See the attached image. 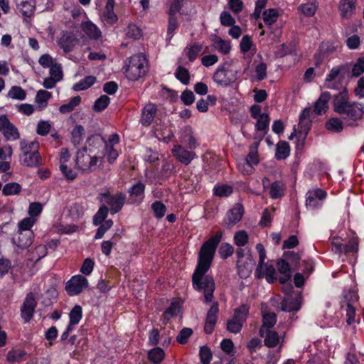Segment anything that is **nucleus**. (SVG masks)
Here are the masks:
<instances>
[{
  "label": "nucleus",
  "instance_id": "nucleus-1",
  "mask_svg": "<svg viewBox=\"0 0 364 364\" xmlns=\"http://www.w3.org/2000/svg\"><path fill=\"white\" fill-rule=\"evenodd\" d=\"M222 238V232L208 240L201 246L196 269L192 276L193 287L198 291H203L206 302H211L215 290V282L212 277L205 275L211 264L215 250Z\"/></svg>",
  "mask_w": 364,
  "mask_h": 364
},
{
  "label": "nucleus",
  "instance_id": "nucleus-2",
  "mask_svg": "<svg viewBox=\"0 0 364 364\" xmlns=\"http://www.w3.org/2000/svg\"><path fill=\"white\" fill-rule=\"evenodd\" d=\"M333 110L346 121L348 126H353L354 122L363 119L364 105L348 100L346 91L340 92L335 95L333 103Z\"/></svg>",
  "mask_w": 364,
  "mask_h": 364
},
{
  "label": "nucleus",
  "instance_id": "nucleus-3",
  "mask_svg": "<svg viewBox=\"0 0 364 364\" xmlns=\"http://www.w3.org/2000/svg\"><path fill=\"white\" fill-rule=\"evenodd\" d=\"M146 60L142 53L129 58V63L125 70L126 76L131 80H136L146 73Z\"/></svg>",
  "mask_w": 364,
  "mask_h": 364
},
{
  "label": "nucleus",
  "instance_id": "nucleus-4",
  "mask_svg": "<svg viewBox=\"0 0 364 364\" xmlns=\"http://www.w3.org/2000/svg\"><path fill=\"white\" fill-rule=\"evenodd\" d=\"M213 79L218 85L226 87L237 80V71L231 70L230 65L225 63L217 69Z\"/></svg>",
  "mask_w": 364,
  "mask_h": 364
},
{
  "label": "nucleus",
  "instance_id": "nucleus-5",
  "mask_svg": "<svg viewBox=\"0 0 364 364\" xmlns=\"http://www.w3.org/2000/svg\"><path fill=\"white\" fill-rule=\"evenodd\" d=\"M87 147H83L77 152L75 163L77 166L83 171H92L97 166L98 157L87 153Z\"/></svg>",
  "mask_w": 364,
  "mask_h": 364
},
{
  "label": "nucleus",
  "instance_id": "nucleus-6",
  "mask_svg": "<svg viewBox=\"0 0 364 364\" xmlns=\"http://www.w3.org/2000/svg\"><path fill=\"white\" fill-rule=\"evenodd\" d=\"M88 286L87 279L82 275L73 276L66 284L65 289L70 296L78 295Z\"/></svg>",
  "mask_w": 364,
  "mask_h": 364
},
{
  "label": "nucleus",
  "instance_id": "nucleus-7",
  "mask_svg": "<svg viewBox=\"0 0 364 364\" xmlns=\"http://www.w3.org/2000/svg\"><path fill=\"white\" fill-rule=\"evenodd\" d=\"M100 196L104 198V201L110 206L112 214L118 213L124 204L126 196L122 193H118L111 196L109 191L101 193Z\"/></svg>",
  "mask_w": 364,
  "mask_h": 364
},
{
  "label": "nucleus",
  "instance_id": "nucleus-8",
  "mask_svg": "<svg viewBox=\"0 0 364 364\" xmlns=\"http://www.w3.org/2000/svg\"><path fill=\"white\" fill-rule=\"evenodd\" d=\"M0 131L7 140H16L20 137L17 128L10 122L6 115L0 117Z\"/></svg>",
  "mask_w": 364,
  "mask_h": 364
},
{
  "label": "nucleus",
  "instance_id": "nucleus-9",
  "mask_svg": "<svg viewBox=\"0 0 364 364\" xmlns=\"http://www.w3.org/2000/svg\"><path fill=\"white\" fill-rule=\"evenodd\" d=\"M243 214V206L240 203H236L232 208L227 213L226 218L224 220V225L227 228H231L241 220Z\"/></svg>",
  "mask_w": 364,
  "mask_h": 364
},
{
  "label": "nucleus",
  "instance_id": "nucleus-10",
  "mask_svg": "<svg viewBox=\"0 0 364 364\" xmlns=\"http://www.w3.org/2000/svg\"><path fill=\"white\" fill-rule=\"evenodd\" d=\"M36 304L33 294H28L21 309V316L26 322H28L32 318Z\"/></svg>",
  "mask_w": 364,
  "mask_h": 364
},
{
  "label": "nucleus",
  "instance_id": "nucleus-11",
  "mask_svg": "<svg viewBox=\"0 0 364 364\" xmlns=\"http://www.w3.org/2000/svg\"><path fill=\"white\" fill-rule=\"evenodd\" d=\"M301 295L300 293H296L294 295H290L282 302L281 309L284 311H298L301 308Z\"/></svg>",
  "mask_w": 364,
  "mask_h": 364
},
{
  "label": "nucleus",
  "instance_id": "nucleus-12",
  "mask_svg": "<svg viewBox=\"0 0 364 364\" xmlns=\"http://www.w3.org/2000/svg\"><path fill=\"white\" fill-rule=\"evenodd\" d=\"M219 309L218 302H215L208 311L204 331L207 334H211L214 330L218 320Z\"/></svg>",
  "mask_w": 364,
  "mask_h": 364
},
{
  "label": "nucleus",
  "instance_id": "nucleus-13",
  "mask_svg": "<svg viewBox=\"0 0 364 364\" xmlns=\"http://www.w3.org/2000/svg\"><path fill=\"white\" fill-rule=\"evenodd\" d=\"M255 265V261L252 256L250 254L245 261L242 262L240 259L237 260V272L240 278L246 279L249 277Z\"/></svg>",
  "mask_w": 364,
  "mask_h": 364
},
{
  "label": "nucleus",
  "instance_id": "nucleus-14",
  "mask_svg": "<svg viewBox=\"0 0 364 364\" xmlns=\"http://www.w3.org/2000/svg\"><path fill=\"white\" fill-rule=\"evenodd\" d=\"M326 196V192L321 189L309 191L306 200V205L311 208H316L321 205V201Z\"/></svg>",
  "mask_w": 364,
  "mask_h": 364
},
{
  "label": "nucleus",
  "instance_id": "nucleus-15",
  "mask_svg": "<svg viewBox=\"0 0 364 364\" xmlns=\"http://www.w3.org/2000/svg\"><path fill=\"white\" fill-rule=\"evenodd\" d=\"M32 236L31 231H18L12 238V242L20 249H26L32 244Z\"/></svg>",
  "mask_w": 364,
  "mask_h": 364
},
{
  "label": "nucleus",
  "instance_id": "nucleus-16",
  "mask_svg": "<svg viewBox=\"0 0 364 364\" xmlns=\"http://www.w3.org/2000/svg\"><path fill=\"white\" fill-rule=\"evenodd\" d=\"M156 107L154 104H146L141 111V123L143 126H149L156 114Z\"/></svg>",
  "mask_w": 364,
  "mask_h": 364
},
{
  "label": "nucleus",
  "instance_id": "nucleus-17",
  "mask_svg": "<svg viewBox=\"0 0 364 364\" xmlns=\"http://www.w3.org/2000/svg\"><path fill=\"white\" fill-rule=\"evenodd\" d=\"M78 41L75 36L72 33L65 32L59 40V45L65 53L72 51L74 46Z\"/></svg>",
  "mask_w": 364,
  "mask_h": 364
},
{
  "label": "nucleus",
  "instance_id": "nucleus-18",
  "mask_svg": "<svg viewBox=\"0 0 364 364\" xmlns=\"http://www.w3.org/2000/svg\"><path fill=\"white\" fill-rule=\"evenodd\" d=\"M277 322V315L274 312L263 313L262 314V326L259 331L261 337H264V331L266 329L272 328Z\"/></svg>",
  "mask_w": 364,
  "mask_h": 364
},
{
  "label": "nucleus",
  "instance_id": "nucleus-19",
  "mask_svg": "<svg viewBox=\"0 0 364 364\" xmlns=\"http://www.w3.org/2000/svg\"><path fill=\"white\" fill-rule=\"evenodd\" d=\"M331 95L328 92H323L321 94L319 98L316 100L314 104V112L316 114H321L322 112H326L328 108V101L330 100Z\"/></svg>",
  "mask_w": 364,
  "mask_h": 364
},
{
  "label": "nucleus",
  "instance_id": "nucleus-20",
  "mask_svg": "<svg viewBox=\"0 0 364 364\" xmlns=\"http://www.w3.org/2000/svg\"><path fill=\"white\" fill-rule=\"evenodd\" d=\"M357 0H341L339 4V10L341 16L345 18H350L355 12V2Z\"/></svg>",
  "mask_w": 364,
  "mask_h": 364
},
{
  "label": "nucleus",
  "instance_id": "nucleus-21",
  "mask_svg": "<svg viewBox=\"0 0 364 364\" xmlns=\"http://www.w3.org/2000/svg\"><path fill=\"white\" fill-rule=\"evenodd\" d=\"M257 143H255L254 145H252L250 147V151L247 154L245 161L246 165L248 167V170H247L246 173L247 174H250L253 170V165H257L259 163L258 160V154H257Z\"/></svg>",
  "mask_w": 364,
  "mask_h": 364
},
{
  "label": "nucleus",
  "instance_id": "nucleus-22",
  "mask_svg": "<svg viewBox=\"0 0 364 364\" xmlns=\"http://www.w3.org/2000/svg\"><path fill=\"white\" fill-rule=\"evenodd\" d=\"M82 29L91 39L97 40L101 37L102 33L100 30L91 21L82 23Z\"/></svg>",
  "mask_w": 364,
  "mask_h": 364
},
{
  "label": "nucleus",
  "instance_id": "nucleus-23",
  "mask_svg": "<svg viewBox=\"0 0 364 364\" xmlns=\"http://www.w3.org/2000/svg\"><path fill=\"white\" fill-rule=\"evenodd\" d=\"M173 153L176 159L186 165L190 164L195 156L194 152L185 150L181 147L173 149Z\"/></svg>",
  "mask_w": 364,
  "mask_h": 364
},
{
  "label": "nucleus",
  "instance_id": "nucleus-24",
  "mask_svg": "<svg viewBox=\"0 0 364 364\" xmlns=\"http://www.w3.org/2000/svg\"><path fill=\"white\" fill-rule=\"evenodd\" d=\"M256 250L259 253V262L255 270V275L258 278H262L264 274L262 273V268L264 264V260L266 258L265 250L262 244L258 243L256 245Z\"/></svg>",
  "mask_w": 364,
  "mask_h": 364
},
{
  "label": "nucleus",
  "instance_id": "nucleus-25",
  "mask_svg": "<svg viewBox=\"0 0 364 364\" xmlns=\"http://www.w3.org/2000/svg\"><path fill=\"white\" fill-rule=\"evenodd\" d=\"M264 345L269 348H274L279 343V337L277 332L266 329L264 331Z\"/></svg>",
  "mask_w": 364,
  "mask_h": 364
},
{
  "label": "nucleus",
  "instance_id": "nucleus-26",
  "mask_svg": "<svg viewBox=\"0 0 364 364\" xmlns=\"http://www.w3.org/2000/svg\"><path fill=\"white\" fill-rule=\"evenodd\" d=\"M51 97L52 95L50 92L43 90L38 91L35 101L38 105L40 109H43L47 106L48 101Z\"/></svg>",
  "mask_w": 364,
  "mask_h": 364
},
{
  "label": "nucleus",
  "instance_id": "nucleus-27",
  "mask_svg": "<svg viewBox=\"0 0 364 364\" xmlns=\"http://www.w3.org/2000/svg\"><path fill=\"white\" fill-rule=\"evenodd\" d=\"M289 145L285 141H280L277 144L276 158L279 160L284 159L289 155Z\"/></svg>",
  "mask_w": 364,
  "mask_h": 364
},
{
  "label": "nucleus",
  "instance_id": "nucleus-28",
  "mask_svg": "<svg viewBox=\"0 0 364 364\" xmlns=\"http://www.w3.org/2000/svg\"><path fill=\"white\" fill-rule=\"evenodd\" d=\"M24 159H23V164L30 166L33 167L36 166H38L40 164V161L41 159V155L39 154L38 151H33L32 153L23 154Z\"/></svg>",
  "mask_w": 364,
  "mask_h": 364
},
{
  "label": "nucleus",
  "instance_id": "nucleus-29",
  "mask_svg": "<svg viewBox=\"0 0 364 364\" xmlns=\"http://www.w3.org/2000/svg\"><path fill=\"white\" fill-rule=\"evenodd\" d=\"M114 4H107L103 13V19L109 24H113L118 20L117 16L114 12Z\"/></svg>",
  "mask_w": 364,
  "mask_h": 364
},
{
  "label": "nucleus",
  "instance_id": "nucleus-30",
  "mask_svg": "<svg viewBox=\"0 0 364 364\" xmlns=\"http://www.w3.org/2000/svg\"><path fill=\"white\" fill-rule=\"evenodd\" d=\"M22 190L21 186L16 182L8 183L2 188L3 195L8 196L18 195Z\"/></svg>",
  "mask_w": 364,
  "mask_h": 364
},
{
  "label": "nucleus",
  "instance_id": "nucleus-31",
  "mask_svg": "<svg viewBox=\"0 0 364 364\" xmlns=\"http://www.w3.org/2000/svg\"><path fill=\"white\" fill-rule=\"evenodd\" d=\"M284 191V184L279 181H276L271 184L269 195L272 198H278L283 196Z\"/></svg>",
  "mask_w": 364,
  "mask_h": 364
},
{
  "label": "nucleus",
  "instance_id": "nucleus-32",
  "mask_svg": "<svg viewBox=\"0 0 364 364\" xmlns=\"http://www.w3.org/2000/svg\"><path fill=\"white\" fill-rule=\"evenodd\" d=\"M96 81V77L92 75L85 77L83 80H80L73 86V90L75 91L85 90L90 87Z\"/></svg>",
  "mask_w": 364,
  "mask_h": 364
},
{
  "label": "nucleus",
  "instance_id": "nucleus-33",
  "mask_svg": "<svg viewBox=\"0 0 364 364\" xmlns=\"http://www.w3.org/2000/svg\"><path fill=\"white\" fill-rule=\"evenodd\" d=\"M80 102L81 97L80 96H75L73 97L68 103L62 105L59 107V111L63 114L70 113L80 103Z\"/></svg>",
  "mask_w": 364,
  "mask_h": 364
},
{
  "label": "nucleus",
  "instance_id": "nucleus-34",
  "mask_svg": "<svg viewBox=\"0 0 364 364\" xmlns=\"http://www.w3.org/2000/svg\"><path fill=\"white\" fill-rule=\"evenodd\" d=\"M328 130L333 132H341L343 129V122L339 118H331L326 123Z\"/></svg>",
  "mask_w": 364,
  "mask_h": 364
},
{
  "label": "nucleus",
  "instance_id": "nucleus-35",
  "mask_svg": "<svg viewBox=\"0 0 364 364\" xmlns=\"http://www.w3.org/2000/svg\"><path fill=\"white\" fill-rule=\"evenodd\" d=\"M248 313L249 306L243 304L235 310L233 318L243 323L246 321Z\"/></svg>",
  "mask_w": 364,
  "mask_h": 364
},
{
  "label": "nucleus",
  "instance_id": "nucleus-36",
  "mask_svg": "<svg viewBox=\"0 0 364 364\" xmlns=\"http://www.w3.org/2000/svg\"><path fill=\"white\" fill-rule=\"evenodd\" d=\"M165 353L161 348H154L149 352V359L155 364L160 363L164 359Z\"/></svg>",
  "mask_w": 364,
  "mask_h": 364
},
{
  "label": "nucleus",
  "instance_id": "nucleus-37",
  "mask_svg": "<svg viewBox=\"0 0 364 364\" xmlns=\"http://www.w3.org/2000/svg\"><path fill=\"white\" fill-rule=\"evenodd\" d=\"M82 316V307L80 305H75L70 312L69 317L71 325L77 324Z\"/></svg>",
  "mask_w": 364,
  "mask_h": 364
},
{
  "label": "nucleus",
  "instance_id": "nucleus-38",
  "mask_svg": "<svg viewBox=\"0 0 364 364\" xmlns=\"http://www.w3.org/2000/svg\"><path fill=\"white\" fill-rule=\"evenodd\" d=\"M263 20L265 24L272 25L277 21L278 12L274 9H269L263 12Z\"/></svg>",
  "mask_w": 364,
  "mask_h": 364
},
{
  "label": "nucleus",
  "instance_id": "nucleus-39",
  "mask_svg": "<svg viewBox=\"0 0 364 364\" xmlns=\"http://www.w3.org/2000/svg\"><path fill=\"white\" fill-rule=\"evenodd\" d=\"M20 146L23 154H27L32 153L34 151H38V143L36 141L28 143L26 140L23 139L20 142Z\"/></svg>",
  "mask_w": 364,
  "mask_h": 364
},
{
  "label": "nucleus",
  "instance_id": "nucleus-40",
  "mask_svg": "<svg viewBox=\"0 0 364 364\" xmlns=\"http://www.w3.org/2000/svg\"><path fill=\"white\" fill-rule=\"evenodd\" d=\"M175 76L183 84L188 85L189 83L190 74L188 69L181 66L178 67L175 73Z\"/></svg>",
  "mask_w": 364,
  "mask_h": 364
},
{
  "label": "nucleus",
  "instance_id": "nucleus-41",
  "mask_svg": "<svg viewBox=\"0 0 364 364\" xmlns=\"http://www.w3.org/2000/svg\"><path fill=\"white\" fill-rule=\"evenodd\" d=\"M26 355V352L21 349H14L9 351L7 360L11 363L20 362Z\"/></svg>",
  "mask_w": 364,
  "mask_h": 364
},
{
  "label": "nucleus",
  "instance_id": "nucleus-42",
  "mask_svg": "<svg viewBox=\"0 0 364 364\" xmlns=\"http://www.w3.org/2000/svg\"><path fill=\"white\" fill-rule=\"evenodd\" d=\"M110 99L107 95H102L100 97L97 99L93 105V109L95 112H102L104 110L109 104Z\"/></svg>",
  "mask_w": 364,
  "mask_h": 364
},
{
  "label": "nucleus",
  "instance_id": "nucleus-43",
  "mask_svg": "<svg viewBox=\"0 0 364 364\" xmlns=\"http://www.w3.org/2000/svg\"><path fill=\"white\" fill-rule=\"evenodd\" d=\"M180 311V305L178 302H171L170 306L165 311L164 314V320L168 321L170 318L176 316Z\"/></svg>",
  "mask_w": 364,
  "mask_h": 364
},
{
  "label": "nucleus",
  "instance_id": "nucleus-44",
  "mask_svg": "<svg viewBox=\"0 0 364 364\" xmlns=\"http://www.w3.org/2000/svg\"><path fill=\"white\" fill-rule=\"evenodd\" d=\"M108 208L105 205H102L98 210L97 213L95 215L93 218V223L95 225H99L102 223L108 214Z\"/></svg>",
  "mask_w": 364,
  "mask_h": 364
},
{
  "label": "nucleus",
  "instance_id": "nucleus-45",
  "mask_svg": "<svg viewBox=\"0 0 364 364\" xmlns=\"http://www.w3.org/2000/svg\"><path fill=\"white\" fill-rule=\"evenodd\" d=\"M84 134V128L82 125H77L72 131V142L74 146H77L82 141V137Z\"/></svg>",
  "mask_w": 364,
  "mask_h": 364
},
{
  "label": "nucleus",
  "instance_id": "nucleus-46",
  "mask_svg": "<svg viewBox=\"0 0 364 364\" xmlns=\"http://www.w3.org/2000/svg\"><path fill=\"white\" fill-rule=\"evenodd\" d=\"M345 68V66L336 67L331 69L330 73L327 75L326 79V87L332 88L333 86L331 85V82L334 80L343 71Z\"/></svg>",
  "mask_w": 364,
  "mask_h": 364
},
{
  "label": "nucleus",
  "instance_id": "nucleus-47",
  "mask_svg": "<svg viewBox=\"0 0 364 364\" xmlns=\"http://www.w3.org/2000/svg\"><path fill=\"white\" fill-rule=\"evenodd\" d=\"M200 358L202 364H209L212 359V351L207 346H203L200 348Z\"/></svg>",
  "mask_w": 364,
  "mask_h": 364
},
{
  "label": "nucleus",
  "instance_id": "nucleus-48",
  "mask_svg": "<svg viewBox=\"0 0 364 364\" xmlns=\"http://www.w3.org/2000/svg\"><path fill=\"white\" fill-rule=\"evenodd\" d=\"M317 6L313 2L301 4L299 10L306 16H312L315 14Z\"/></svg>",
  "mask_w": 364,
  "mask_h": 364
},
{
  "label": "nucleus",
  "instance_id": "nucleus-49",
  "mask_svg": "<svg viewBox=\"0 0 364 364\" xmlns=\"http://www.w3.org/2000/svg\"><path fill=\"white\" fill-rule=\"evenodd\" d=\"M174 169L173 164L166 162L163 164L162 168L160 171V172L158 174V177L159 180H164L167 178H168L171 173L173 172V170Z\"/></svg>",
  "mask_w": 364,
  "mask_h": 364
},
{
  "label": "nucleus",
  "instance_id": "nucleus-50",
  "mask_svg": "<svg viewBox=\"0 0 364 364\" xmlns=\"http://www.w3.org/2000/svg\"><path fill=\"white\" fill-rule=\"evenodd\" d=\"M269 117L267 114H261L257 118L256 127L257 130L265 131L269 127Z\"/></svg>",
  "mask_w": 364,
  "mask_h": 364
},
{
  "label": "nucleus",
  "instance_id": "nucleus-51",
  "mask_svg": "<svg viewBox=\"0 0 364 364\" xmlns=\"http://www.w3.org/2000/svg\"><path fill=\"white\" fill-rule=\"evenodd\" d=\"M151 208L157 218H163L166 210V205L161 201H155L151 205Z\"/></svg>",
  "mask_w": 364,
  "mask_h": 364
},
{
  "label": "nucleus",
  "instance_id": "nucleus-52",
  "mask_svg": "<svg viewBox=\"0 0 364 364\" xmlns=\"http://www.w3.org/2000/svg\"><path fill=\"white\" fill-rule=\"evenodd\" d=\"M8 95L13 99L22 100L26 97V92L21 87L14 86L9 90Z\"/></svg>",
  "mask_w": 364,
  "mask_h": 364
},
{
  "label": "nucleus",
  "instance_id": "nucleus-53",
  "mask_svg": "<svg viewBox=\"0 0 364 364\" xmlns=\"http://www.w3.org/2000/svg\"><path fill=\"white\" fill-rule=\"evenodd\" d=\"M358 296L355 291H348L343 296V299L342 300V306L346 305L348 306V304L353 305L358 301Z\"/></svg>",
  "mask_w": 364,
  "mask_h": 364
},
{
  "label": "nucleus",
  "instance_id": "nucleus-54",
  "mask_svg": "<svg viewBox=\"0 0 364 364\" xmlns=\"http://www.w3.org/2000/svg\"><path fill=\"white\" fill-rule=\"evenodd\" d=\"M50 75L53 79H56L58 81H60L63 79V74L61 65L57 63H55L52 66L50 67Z\"/></svg>",
  "mask_w": 364,
  "mask_h": 364
},
{
  "label": "nucleus",
  "instance_id": "nucleus-55",
  "mask_svg": "<svg viewBox=\"0 0 364 364\" xmlns=\"http://www.w3.org/2000/svg\"><path fill=\"white\" fill-rule=\"evenodd\" d=\"M248 235L245 230L238 231L234 237L235 243L237 246H244L248 242Z\"/></svg>",
  "mask_w": 364,
  "mask_h": 364
},
{
  "label": "nucleus",
  "instance_id": "nucleus-56",
  "mask_svg": "<svg viewBox=\"0 0 364 364\" xmlns=\"http://www.w3.org/2000/svg\"><path fill=\"white\" fill-rule=\"evenodd\" d=\"M113 221L109 220H105L104 223L102 224L97 229L96 235L95 236V239H100L103 237L105 233L112 226Z\"/></svg>",
  "mask_w": 364,
  "mask_h": 364
},
{
  "label": "nucleus",
  "instance_id": "nucleus-57",
  "mask_svg": "<svg viewBox=\"0 0 364 364\" xmlns=\"http://www.w3.org/2000/svg\"><path fill=\"white\" fill-rule=\"evenodd\" d=\"M311 120L306 119L305 118H300L299 117V134L302 135L304 134V136L306 137L308 132L309 131L311 128Z\"/></svg>",
  "mask_w": 364,
  "mask_h": 364
},
{
  "label": "nucleus",
  "instance_id": "nucleus-58",
  "mask_svg": "<svg viewBox=\"0 0 364 364\" xmlns=\"http://www.w3.org/2000/svg\"><path fill=\"white\" fill-rule=\"evenodd\" d=\"M193 334V331L190 328H183L176 337V341L181 344L187 343L189 337Z\"/></svg>",
  "mask_w": 364,
  "mask_h": 364
},
{
  "label": "nucleus",
  "instance_id": "nucleus-59",
  "mask_svg": "<svg viewBox=\"0 0 364 364\" xmlns=\"http://www.w3.org/2000/svg\"><path fill=\"white\" fill-rule=\"evenodd\" d=\"M220 348L228 355H233L235 353L234 343L230 339H223L220 343Z\"/></svg>",
  "mask_w": 364,
  "mask_h": 364
},
{
  "label": "nucleus",
  "instance_id": "nucleus-60",
  "mask_svg": "<svg viewBox=\"0 0 364 364\" xmlns=\"http://www.w3.org/2000/svg\"><path fill=\"white\" fill-rule=\"evenodd\" d=\"M21 11L26 17H31L34 14L35 6L28 1H22L21 3Z\"/></svg>",
  "mask_w": 364,
  "mask_h": 364
},
{
  "label": "nucleus",
  "instance_id": "nucleus-61",
  "mask_svg": "<svg viewBox=\"0 0 364 364\" xmlns=\"http://www.w3.org/2000/svg\"><path fill=\"white\" fill-rule=\"evenodd\" d=\"M242 325L243 323L237 320H235V318L232 317V319L227 322V329L231 333H237L240 331Z\"/></svg>",
  "mask_w": 364,
  "mask_h": 364
},
{
  "label": "nucleus",
  "instance_id": "nucleus-62",
  "mask_svg": "<svg viewBox=\"0 0 364 364\" xmlns=\"http://www.w3.org/2000/svg\"><path fill=\"white\" fill-rule=\"evenodd\" d=\"M358 250V240L357 237L351 238L348 243L344 245L343 246V252L345 254L349 252H356Z\"/></svg>",
  "mask_w": 364,
  "mask_h": 364
},
{
  "label": "nucleus",
  "instance_id": "nucleus-63",
  "mask_svg": "<svg viewBox=\"0 0 364 364\" xmlns=\"http://www.w3.org/2000/svg\"><path fill=\"white\" fill-rule=\"evenodd\" d=\"M364 73V58H359L352 69V75L358 77Z\"/></svg>",
  "mask_w": 364,
  "mask_h": 364
},
{
  "label": "nucleus",
  "instance_id": "nucleus-64",
  "mask_svg": "<svg viewBox=\"0 0 364 364\" xmlns=\"http://www.w3.org/2000/svg\"><path fill=\"white\" fill-rule=\"evenodd\" d=\"M234 248L228 243H223L219 249V254L221 257L226 259L233 254Z\"/></svg>",
  "mask_w": 364,
  "mask_h": 364
}]
</instances>
